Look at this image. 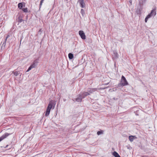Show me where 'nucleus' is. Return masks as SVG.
<instances>
[{
  "label": "nucleus",
  "mask_w": 157,
  "mask_h": 157,
  "mask_svg": "<svg viewBox=\"0 0 157 157\" xmlns=\"http://www.w3.org/2000/svg\"><path fill=\"white\" fill-rule=\"evenodd\" d=\"M39 31V32H41V29H40Z\"/></svg>",
  "instance_id": "25"
},
{
  "label": "nucleus",
  "mask_w": 157,
  "mask_h": 157,
  "mask_svg": "<svg viewBox=\"0 0 157 157\" xmlns=\"http://www.w3.org/2000/svg\"><path fill=\"white\" fill-rule=\"evenodd\" d=\"M12 73H13L14 75L16 76H17L19 74V71H13Z\"/></svg>",
  "instance_id": "17"
},
{
  "label": "nucleus",
  "mask_w": 157,
  "mask_h": 157,
  "mask_svg": "<svg viewBox=\"0 0 157 157\" xmlns=\"http://www.w3.org/2000/svg\"><path fill=\"white\" fill-rule=\"evenodd\" d=\"M141 157H147V156H143Z\"/></svg>",
  "instance_id": "24"
},
{
  "label": "nucleus",
  "mask_w": 157,
  "mask_h": 157,
  "mask_svg": "<svg viewBox=\"0 0 157 157\" xmlns=\"http://www.w3.org/2000/svg\"><path fill=\"white\" fill-rule=\"evenodd\" d=\"M81 95H82V97L84 98L86 96H87L88 95H90V93H89L88 92H84L82 94H81Z\"/></svg>",
  "instance_id": "10"
},
{
  "label": "nucleus",
  "mask_w": 157,
  "mask_h": 157,
  "mask_svg": "<svg viewBox=\"0 0 157 157\" xmlns=\"http://www.w3.org/2000/svg\"><path fill=\"white\" fill-rule=\"evenodd\" d=\"M79 1L81 7H84L85 6V4L84 2V0H79Z\"/></svg>",
  "instance_id": "11"
},
{
  "label": "nucleus",
  "mask_w": 157,
  "mask_h": 157,
  "mask_svg": "<svg viewBox=\"0 0 157 157\" xmlns=\"http://www.w3.org/2000/svg\"><path fill=\"white\" fill-rule=\"evenodd\" d=\"M79 34L82 39H86V36L83 31L81 30L79 31Z\"/></svg>",
  "instance_id": "5"
},
{
  "label": "nucleus",
  "mask_w": 157,
  "mask_h": 157,
  "mask_svg": "<svg viewBox=\"0 0 157 157\" xmlns=\"http://www.w3.org/2000/svg\"><path fill=\"white\" fill-rule=\"evenodd\" d=\"M54 106L55 105L54 104L52 101H51L49 102L45 114V116H48L49 115L51 109L53 107L54 108Z\"/></svg>",
  "instance_id": "1"
},
{
  "label": "nucleus",
  "mask_w": 157,
  "mask_h": 157,
  "mask_svg": "<svg viewBox=\"0 0 157 157\" xmlns=\"http://www.w3.org/2000/svg\"><path fill=\"white\" fill-rule=\"evenodd\" d=\"M97 90L98 88H89L88 90V92L90 93V94L93 93V92Z\"/></svg>",
  "instance_id": "8"
},
{
  "label": "nucleus",
  "mask_w": 157,
  "mask_h": 157,
  "mask_svg": "<svg viewBox=\"0 0 157 157\" xmlns=\"http://www.w3.org/2000/svg\"><path fill=\"white\" fill-rule=\"evenodd\" d=\"M83 98L81 94L78 95V97L75 99V100L78 102H81L82 99Z\"/></svg>",
  "instance_id": "7"
},
{
  "label": "nucleus",
  "mask_w": 157,
  "mask_h": 157,
  "mask_svg": "<svg viewBox=\"0 0 157 157\" xmlns=\"http://www.w3.org/2000/svg\"><path fill=\"white\" fill-rule=\"evenodd\" d=\"M39 59H36L33 62V63L29 67V68L27 70V71H30L32 68H35L36 66L37 65L38 63Z\"/></svg>",
  "instance_id": "4"
},
{
  "label": "nucleus",
  "mask_w": 157,
  "mask_h": 157,
  "mask_svg": "<svg viewBox=\"0 0 157 157\" xmlns=\"http://www.w3.org/2000/svg\"><path fill=\"white\" fill-rule=\"evenodd\" d=\"M113 155L115 157H121L118 154L116 151H114L113 152Z\"/></svg>",
  "instance_id": "14"
},
{
  "label": "nucleus",
  "mask_w": 157,
  "mask_h": 157,
  "mask_svg": "<svg viewBox=\"0 0 157 157\" xmlns=\"http://www.w3.org/2000/svg\"><path fill=\"white\" fill-rule=\"evenodd\" d=\"M81 13L82 15H83L85 14L84 10L82 9H81Z\"/></svg>",
  "instance_id": "21"
},
{
  "label": "nucleus",
  "mask_w": 157,
  "mask_h": 157,
  "mask_svg": "<svg viewBox=\"0 0 157 157\" xmlns=\"http://www.w3.org/2000/svg\"><path fill=\"white\" fill-rule=\"evenodd\" d=\"M6 40H5L3 42V44H2V46L1 47V49L3 50V49H4L5 48V47L6 44Z\"/></svg>",
  "instance_id": "13"
},
{
  "label": "nucleus",
  "mask_w": 157,
  "mask_h": 157,
  "mask_svg": "<svg viewBox=\"0 0 157 157\" xmlns=\"http://www.w3.org/2000/svg\"><path fill=\"white\" fill-rule=\"evenodd\" d=\"M18 22H19L21 23L23 21V20L22 18V17H19L18 18Z\"/></svg>",
  "instance_id": "19"
},
{
  "label": "nucleus",
  "mask_w": 157,
  "mask_h": 157,
  "mask_svg": "<svg viewBox=\"0 0 157 157\" xmlns=\"http://www.w3.org/2000/svg\"><path fill=\"white\" fill-rule=\"evenodd\" d=\"M18 8H19L20 9H22V7H23V5L22 3H18Z\"/></svg>",
  "instance_id": "16"
},
{
  "label": "nucleus",
  "mask_w": 157,
  "mask_h": 157,
  "mask_svg": "<svg viewBox=\"0 0 157 157\" xmlns=\"http://www.w3.org/2000/svg\"><path fill=\"white\" fill-rule=\"evenodd\" d=\"M68 57L70 59H72L73 58V55L71 53L68 54Z\"/></svg>",
  "instance_id": "15"
},
{
  "label": "nucleus",
  "mask_w": 157,
  "mask_h": 157,
  "mask_svg": "<svg viewBox=\"0 0 157 157\" xmlns=\"http://www.w3.org/2000/svg\"><path fill=\"white\" fill-rule=\"evenodd\" d=\"M103 132H104L103 131L101 130L100 131H98L97 132V134L98 135H99L100 134H103Z\"/></svg>",
  "instance_id": "18"
},
{
  "label": "nucleus",
  "mask_w": 157,
  "mask_h": 157,
  "mask_svg": "<svg viewBox=\"0 0 157 157\" xmlns=\"http://www.w3.org/2000/svg\"><path fill=\"white\" fill-rule=\"evenodd\" d=\"M128 82L125 78L124 76L122 75L121 77V82L118 84V86L119 87L124 86L128 85Z\"/></svg>",
  "instance_id": "3"
},
{
  "label": "nucleus",
  "mask_w": 157,
  "mask_h": 157,
  "mask_svg": "<svg viewBox=\"0 0 157 157\" xmlns=\"http://www.w3.org/2000/svg\"><path fill=\"white\" fill-rule=\"evenodd\" d=\"M11 134L6 133L3 134L0 137V142L3 140L4 139L6 138L9 135H10Z\"/></svg>",
  "instance_id": "6"
},
{
  "label": "nucleus",
  "mask_w": 157,
  "mask_h": 157,
  "mask_svg": "<svg viewBox=\"0 0 157 157\" xmlns=\"http://www.w3.org/2000/svg\"><path fill=\"white\" fill-rule=\"evenodd\" d=\"M10 36V35L9 34H8L7 35V36L6 38L5 39V40H6V41H7V38H8Z\"/></svg>",
  "instance_id": "23"
},
{
  "label": "nucleus",
  "mask_w": 157,
  "mask_h": 157,
  "mask_svg": "<svg viewBox=\"0 0 157 157\" xmlns=\"http://www.w3.org/2000/svg\"><path fill=\"white\" fill-rule=\"evenodd\" d=\"M136 138L137 137L135 136H130L129 137V139L131 142H132L134 139Z\"/></svg>",
  "instance_id": "12"
},
{
  "label": "nucleus",
  "mask_w": 157,
  "mask_h": 157,
  "mask_svg": "<svg viewBox=\"0 0 157 157\" xmlns=\"http://www.w3.org/2000/svg\"><path fill=\"white\" fill-rule=\"evenodd\" d=\"M44 1V0H41L40 2V7L42 5V3H43Z\"/></svg>",
  "instance_id": "22"
},
{
  "label": "nucleus",
  "mask_w": 157,
  "mask_h": 157,
  "mask_svg": "<svg viewBox=\"0 0 157 157\" xmlns=\"http://www.w3.org/2000/svg\"><path fill=\"white\" fill-rule=\"evenodd\" d=\"M156 8H154L151 11L150 13H149L146 17L145 19V21L147 22L148 19L152 16H155L156 15Z\"/></svg>",
  "instance_id": "2"
},
{
  "label": "nucleus",
  "mask_w": 157,
  "mask_h": 157,
  "mask_svg": "<svg viewBox=\"0 0 157 157\" xmlns=\"http://www.w3.org/2000/svg\"><path fill=\"white\" fill-rule=\"evenodd\" d=\"M112 56L113 59H117L118 57L117 53L115 52H113L112 54Z\"/></svg>",
  "instance_id": "9"
},
{
  "label": "nucleus",
  "mask_w": 157,
  "mask_h": 157,
  "mask_svg": "<svg viewBox=\"0 0 157 157\" xmlns=\"http://www.w3.org/2000/svg\"><path fill=\"white\" fill-rule=\"evenodd\" d=\"M22 10L25 13L28 12V9L27 8H24L22 9Z\"/></svg>",
  "instance_id": "20"
}]
</instances>
